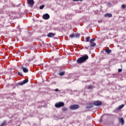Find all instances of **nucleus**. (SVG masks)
<instances>
[{
  "label": "nucleus",
  "mask_w": 126,
  "mask_h": 126,
  "mask_svg": "<svg viewBox=\"0 0 126 126\" xmlns=\"http://www.w3.org/2000/svg\"><path fill=\"white\" fill-rule=\"evenodd\" d=\"M88 59H89V57L87 55H85V56L79 58L78 60H77V63H83V62H85V61L88 60Z\"/></svg>",
  "instance_id": "obj_1"
},
{
  "label": "nucleus",
  "mask_w": 126,
  "mask_h": 126,
  "mask_svg": "<svg viewBox=\"0 0 126 126\" xmlns=\"http://www.w3.org/2000/svg\"><path fill=\"white\" fill-rule=\"evenodd\" d=\"M63 106H64V103L62 101L56 103L55 104V107H56V108H61L62 107H63Z\"/></svg>",
  "instance_id": "obj_2"
},
{
  "label": "nucleus",
  "mask_w": 126,
  "mask_h": 126,
  "mask_svg": "<svg viewBox=\"0 0 126 126\" xmlns=\"http://www.w3.org/2000/svg\"><path fill=\"white\" fill-rule=\"evenodd\" d=\"M95 40H96L95 38H93L91 39L90 43H91L90 47L91 48H94L95 46H96V43L94 42H95Z\"/></svg>",
  "instance_id": "obj_3"
},
{
  "label": "nucleus",
  "mask_w": 126,
  "mask_h": 126,
  "mask_svg": "<svg viewBox=\"0 0 126 126\" xmlns=\"http://www.w3.org/2000/svg\"><path fill=\"white\" fill-rule=\"evenodd\" d=\"M102 104H103V102L100 100H96L93 102V105L97 106H101Z\"/></svg>",
  "instance_id": "obj_4"
},
{
  "label": "nucleus",
  "mask_w": 126,
  "mask_h": 126,
  "mask_svg": "<svg viewBox=\"0 0 126 126\" xmlns=\"http://www.w3.org/2000/svg\"><path fill=\"white\" fill-rule=\"evenodd\" d=\"M70 110H77V109H79V105L78 104H74L70 106Z\"/></svg>",
  "instance_id": "obj_5"
},
{
  "label": "nucleus",
  "mask_w": 126,
  "mask_h": 126,
  "mask_svg": "<svg viewBox=\"0 0 126 126\" xmlns=\"http://www.w3.org/2000/svg\"><path fill=\"white\" fill-rule=\"evenodd\" d=\"M27 3L29 5L32 7V6L34 5V3H35V2H34V0H27Z\"/></svg>",
  "instance_id": "obj_6"
},
{
  "label": "nucleus",
  "mask_w": 126,
  "mask_h": 126,
  "mask_svg": "<svg viewBox=\"0 0 126 126\" xmlns=\"http://www.w3.org/2000/svg\"><path fill=\"white\" fill-rule=\"evenodd\" d=\"M42 17L43 19H45V20H47L50 18V15L48 14H45L42 16Z\"/></svg>",
  "instance_id": "obj_7"
},
{
  "label": "nucleus",
  "mask_w": 126,
  "mask_h": 126,
  "mask_svg": "<svg viewBox=\"0 0 126 126\" xmlns=\"http://www.w3.org/2000/svg\"><path fill=\"white\" fill-rule=\"evenodd\" d=\"M55 36H56V33H55L49 32L47 34V37H48L49 38H52V37H55Z\"/></svg>",
  "instance_id": "obj_8"
},
{
  "label": "nucleus",
  "mask_w": 126,
  "mask_h": 126,
  "mask_svg": "<svg viewBox=\"0 0 126 126\" xmlns=\"http://www.w3.org/2000/svg\"><path fill=\"white\" fill-rule=\"evenodd\" d=\"M27 82H28V79H25L23 81L19 82L18 85H23V84H26Z\"/></svg>",
  "instance_id": "obj_9"
},
{
  "label": "nucleus",
  "mask_w": 126,
  "mask_h": 126,
  "mask_svg": "<svg viewBox=\"0 0 126 126\" xmlns=\"http://www.w3.org/2000/svg\"><path fill=\"white\" fill-rule=\"evenodd\" d=\"M22 69L23 70V71L25 72V73H27V72H28V69L24 67L23 65L22 66Z\"/></svg>",
  "instance_id": "obj_10"
},
{
  "label": "nucleus",
  "mask_w": 126,
  "mask_h": 126,
  "mask_svg": "<svg viewBox=\"0 0 126 126\" xmlns=\"http://www.w3.org/2000/svg\"><path fill=\"white\" fill-rule=\"evenodd\" d=\"M119 122L121 123L122 125H124L125 124V121H124V118H121L119 119Z\"/></svg>",
  "instance_id": "obj_11"
},
{
  "label": "nucleus",
  "mask_w": 126,
  "mask_h": 126,
  "mask_svg": "<svg viewBox=\"0 0 126 126\" xmlns=\"http://www.w3.org/2000/svg\"><path fill=\"white\" fill-rule=\"evenodd\" d=\"M112 14L110 13H106L104 15V17H112Z\"/></svg>",
  "instance_id": "obj_12"
},
{
  "label": "nucleus",
  "mask_w": 126,
  "mask_h": 126,
  "mask_svg": "<svg viewBox=\"0 0 126 126\" xmlns=\"http://www.w3.org/2000/svg\"><path fill=\"white\" fill-rule=\"evenodd\" d=\"M91 108H93V104L90 103L89 105L87 107V109H91Z\"/></svg>",
  "instance_id": "obj_13"
},
{
  "label": "nucleus",
  "mask_w": 126,
  "mask_h": 126,
  "mask_svg": "<svg viewBox=\"0 0 126 126\" xmlns=\"http://www.w3.org/2000/svg\"><path fill=\"white\" fill-rule=\"evenodd\" d=\"M125 106V105L122 104L121 105H120L118 108H117V109H116L117 111L122 109V108H124V107Z\"/></svg>",
  "instance_id": "obj_14"
},
{
  "label": "nucleus",
  "mask_w": 126,
  "mask_h": 126,
  "mask_svg": "<svg viewBox=\"0 0 126 126\" xmlns=\"http://www.w3.org/2000/svg\"><path fill=\"white\" fill-rule=\"evenodd\" d=\"M6 125V121L4 120L0 125V126H3Z\"/></svg>",
  "instance_id": "obj_15"
},
{
  "label": "nucleus",
  "mask_w": 126,
  "mask_h": 126,
  "mask_svg": "<svg viewBox=\"0 0 126 126\" xmlns=\"http://www.w3.org/2000/svg\"><path fill=\"white\" fill-rule=\"evenodd\" d=\"M105 52L107 54H110V53H112V50L110 49H106Z\"/></svg>",
  "instance_id": "obj_16"
},
{
  "label": "nucleus",
  "mask_w": 126,
  "mask_h": 126,
  "mask_svg": "<svg viewBox=\"0 0 126 126\" xmlns=\"http://www.w3.org/2000/svg\"><path fill=\"white\" fill-rule=\"evenodd\" d=\"M62 111L63 112H65L66 111H67V108L66 107H64L62 108Z\"/></svg>",
  "instance_id": "obj_17"
},
{
  "label": "nucleus",
  "mask_w": 126,
  "mask_h": 126,
  "mask_svg": "<svg viewBox=\"0 0 126 126\" xmlns=\"http://www.w3.org/2000/svg\"><path fill=\"white\" fill-rule=\"evenodd\" d=\"M59 75H60L61 76H63V75H64V72H61L59 73Z\"/></svg>",
  "instance_id": "obj_18"
},
{
  "label": "nucleus",
  "mask_w": 126,
  "mask_h": 126,
  "mask_svg": "<svg viewBox=\"0 0 126 126\" xmlns=\"http://www.w3.org/2000/svg\"><path fill=\"white\" fill-rule=\"evenodd\" d=\"M74 37H75V35H74V34H72L69 35L70 38H74Z\"/></svg>",
  "instance_id": "obj_19"
},
{
  "label": "nucleus",
  "mask_w": 126,
  "mask_h": 126,
  "mask_svg": "<svg viewBox=\"0 0 126 126\" xmlns=\"http://www.w3.org/2000/svg\"><path fill=\"white\" fill-rule=\"evenodd\" d=\"M90 41V37L88 36L86 38V41L87 42H89Z\"/></svg>",
  "instance_id": "obj_20"
},
{
  "label": "nucleus",
  "mask_w": 126,
  "mask_h": 126,
  "mask_svg": "<svg viewBox=\"0 0 126 126\" xmlns=\"http://www.w3.org/2000/svg\"><path fill=\"white\" fill-rule=\"evenodd\" d=\"M44 7H45V5H41V6L39 7V9H43V8H44Z\"/></svg>",
  "instance_id": "obj_21"
},
{
  "label": "nucleus",
  "mask_w": 126,
  "mask_h": 126,
  "mask_svg": "<svg viewBox=\"0 0 126 126\" xmlns=\"http://www.w3.org/2000/svg\"><path fill=\"white\" fill-rule=\"evenodd\" d=\"M18 74L20 76H22V73H21V72H18Z\"/></svg>",
  "instance_id": "obj_22"
},
{
  "label": "nucleus",
  "mask_w": 126,
  "mask_h": 126,
  "mask_svg": "<svg viewBox=\"0 0 126 126\" xmlns=\"http://www.w3.org/2000/svg\"><path fill=\"white\" fill-rule=\"evenodd\" d=\"M75 37H76V38H79V34H76L75 35Z\"/></svg>",
  "instance_id": "obj_23"
},
{
  "label": "nucleus",
  "mask_w": 126,
  "mask_h": 126,
  "mask_svg": "<svg viewBox=\"0 0 126 126\" xmlns=\"http://www.w3.org/2000/svg\"><path fill=\"white\" fill-rule=\"evenodd\" d=\"M92 88V85H90L88 87V89H91Z\"/></svg>",
  "instance_id": "obj_24"
},
{
  "label": "nucleus",
  "mask_w": 126,
  "mask_h": 126,
  "mask_svg": "<svg viewBox=\"0 0 126 126\" xmlns=\"http://www.w3.org/2000/svg\"><path fill=\"white\" fill-rule=\"evenodd\" d=\"M122 71H123V69H118V72H122Z\"/></svg>",
  "instance_id": "obj_25"
},
{
  "label": "nucleus",
  "mask_w": 126,
  "mask_h": 126,
  "mask_svg": "<svg viewBox=\"0 0 126 126\" xmlns=\"http://www.w3.org/2000/svg\"><path fill=\"white\" fill-rule=\"evenodd\" d=\"M126 6L125 4L122 5V8H126Z\"/></svg>",
  "instance_id": "obj_26"
},
{
  "label": "nucleus",
  "mask_w": 126,
  "mask_h": 126,
  "mask_svg": "<svg viewBox=\"0 0 126 126\" xmlns=\"http://www.w3.org/2000/svg\"><path fill=\"white\" fill-rule=\"evenodd\" d=\"M55 91L56 92H58V91H59V90L58 89H56Z\"/></svg>",
  "instance_id": "obj_27"
},
{
  "label": "nucleus",
  "mask_w": 126,
  "mask_h": 126,
  "mask_svg": "<svg viewBox=\"0 0 126 126\" xmlns=\"http://www.w3.org/2000/svg\"><path fill=\"white\" fill-rule=\"evenodd\" d=\"M79 0H73V1H78Z\"/></svg>",
  "instance_id": "obj_28"
},
{
  "label": "nucleus",
  "mask_w": 126,
  "mask_h": 126,
  "mask_svg": "<svg viewBox=\"0 0 126 126\" xmlns=\"http://www.w3.org/2000/svg\"><path fill=\"white\" fill-rule=\"evenodd\" d=\"M102 121V119L99 120V123H101Z\"/></svg>",
  "instance_id": "obj_29"
},
{
  "label": "nucleus",
  "mask_w": 126,
  "mask_h": 126,
  "mask_svg": "<svg viewBox=\"0 0 126 126\" xmlns=\"http://www.w3.org/2000/svg\"><path fill=\"white\" fill-rule=\"evenodd\" d=\"M27 65H28V63L26 64V66H27Z\"/></svg>",
  "instance_id": "obj_30"
},
{
  "label": "nucleus",
  "mask_w": 126,
  "mask_h": 126,
  "mask_svg": "<svg viewBox=\"0 0 126 126\" xmlns=\"http://www.w3.org/2000/svg\"><path fill=\"white\" fill-rule=\"evenodd\" d=\"M80 0V1H82V0Z\"/></svg>",
  "instance_id": "obj_31"
},
{
  "label": "nucleus",
  "mask_w": 126,
  "mask_h": 126,
  "mask_svg": "<svg viewBox=\"0 0 126 126\" xmlns=\"http://www.w3.org/2000/svg\"><path fill=\"white\" fill-rule=\"evenodd\" d=\"M108 116H111V115H110V114H108Z\"/></svg>",
  "instance_id": "obj_32"
}]
</instances>
